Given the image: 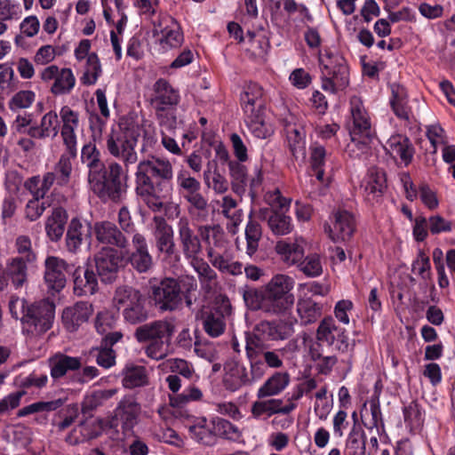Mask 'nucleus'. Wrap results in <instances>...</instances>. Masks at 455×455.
<instances>
[{
    "label": "nucleus",
    "instance_id": "e433bc0d",
    "mask_svg": "<svg viewBox=\"0 0 455 455\" xmlns=\"http://www.w3.org/2000/svg\"><path fill=\"white\" fill-rule=\"evenodd\" d=\"M244 162H229L228 174L232 191L238 196H243L246 192L248 184V171Z\"/></svg>",
    "mask_w": 455,
    "mask_h": 455
},
{
    "label": "nucleus",
    "instance_id": "a18cd8bd",
    "mask_svg": "<svg viewBox=\"0 0 455 455\" xmlns=\"http://www.w3.org/2000/svg\"><path fill=\"white\" fill-rule=\"evenodd\" d=\"M244 121L250 132L258 139H267L273 134L270 124L265 122L264 112L244 116Z\"/></svg>",
    "mask_w": 455,
    "mask_h": 455
},
{
    "label": "nucleus",
    "instance_id": "4468645a",
    "mask_svg": "<svg viewBox=\"0 0 455 455\" xmlns=\"http://www.w3.org/2000/svg\"><path fill=\"white\" fill-rule=\"evenodd\" d=\"M353 125L349 130L351 140L363 148L371 141L373 132L370 119L359 98L350 100Z\"/></svg>",
    "mask_w": 455,
    "mask_h": 455
},
{
    "label": "nucleus",
    "instance_id": "6e6d98bb",
    "mask_svg": "<svg viewBox=\"0 0 455 455\" xmlns=\"http://www.w3.org/2000/svg\"><path fill=\"white\" fill-rule=\"evenodd\" d=\"M65 401L66 399L62 398L47 402L39 401L20 409L17 412V416L21 418L37 412L53 411L60 408L64 404Z\"/></svg>",
    "mask_w": 455,
    "mask_h": 455
},
{
    "label": "nucleus",
    "instance_id": "8fccbe9b",
    "mask_svg": "<svg viewBox=\"0 0 455 455\" xmlns=\"http://www.w3.org/2000/svg\"><path fill=\"white\" fill-rule=\"evenodd\" d=\"M84 226L77 218H73L66 233V247L69 252L76 253L83 243Z\"/></svg>",
    "mask_w": 455,
    "mask_h": 455
},
{
    "label": "nucleus",
    "instance_id": "052dcab7",
    "mask_svg": "<svg viewBox=\"0 0 455 455\" xmlns=\"http://www.w3.org/2000/svg\"><path fill=\"white\" fill-rule=\"evenodd\" d=\"M275 249L286 261L292 264L298 262L303 256V247L297 241L291 243L280 241L276 243Z\"/></svg>",
    "mask_w": 455,
    "mask_h": 455
},
{
    "label": "nucleus",
    "instance_id": "bf43d9fd",
    "mask_svg": "<svg viewBox=\"0 0 455 455\" xmlns=\"http://www.w3.org/2000/svg\"><path fill=\"white\" fill-rule=\"evenodd\" d=\"M206 419H203L197 424L189 427L191 437L204 445H213L216 443L215 434L206 427Z\"/></svg>",
    "mask_w": 455,
    "mask_h": 455
},
{
    "label": "nucleus",
    "instance_id": "f257e3e1",
    "mask_svg": "<svg viewBox=\"0 0 455 455\" xmlns=\"http://www.w3.org/2000/svg\"><path fill=\"white\" fill-rule=\"evenodd\" d=\"M173 169L168 159L154 155L139 162L135 172V193L152 212H161L172 191Z\"/></svg>",
    "mask_w": 455,
    "mask_h": 455
},
{
    "label": "nucleus",
    "instance_id": "ddd939ff",
    "mask_svg": "<svg viewBox=\"0 0 455 455\" xmlns=\"http://www.w3.org/2000/svg\"><path fill=\"white\" fill-rule=\"evenodd\" d=\"M125 256L122 251L109 246L101 247L93 257L97 274L102 283H112L123 268Z\"/></svg>",
    "mask_w": 455,
    "mask_h": 455
},
{
    "label": "nucleus",
    "instance_id": "7c9ffc66",
    "mask_svg": "<svg viewBox=\"0 0 455 455\" xmlns=\"http://www.w3.org/2000/svg\"><path fill=\"white\" fill-rule=\"evenodd\" d=\"M387 149L393 157H400L405 166L412 162L415 154V148L411 140L402 134L391 136L387 141Z\"/></svg>",
    "mask_w": 455,
    "mask_h": 455
},
{
    "label": "nucleus",
    "instance_id": "c85d7f7f",
    "mask_svg": "<svg viewBox=\"0 0 455 455\" xmlns=\"http://www.w3.org/2000/svg\"><path fill=\"white\" fill-rule=\"evenodd\" d=\"M259 218L267 222L269 229L275 235H284L291 232V218L284 213L269 208L259 210Z\"/></svg>",
    "mask_w": 455,
    "mask_h": 455
},
{
    "label": "nucleus",
    "instance_id": "412c9836",
    "mask_svg": "<svg viewBox=\"0 0 455 455\" xmlns=\"http://www.w3.org/2000/svg\"><path fill=\"white\" fill-rule=\"evenodd\" d=\"M175 325L172 322L161 319L141 323L134 331V338L140 343L150 342L163 339H172Z\"/></svg>",
    "mask_w": 455,
    "mask_h": 455
},
{
    "label": "nucleus",
    "instance_id": "c756f323",
    "mask_svg": "<svg viewBox=\"0 0 455 455\" xmlns=\"http://www.w3.org/2000/svg\"><path fill=\"white\" fill-rule=\"evenodd\" d=\"M223 383L226 389L236 391L243 386H250L249 372L246 367L237 362L226 363Z\"/></svg>",
    "mask_w": 455,
    "mask_h": 455
},
{
    "label": "nucleus",
    "instance_id": "2eb2a0df",
    "mask_svg": "<svg viewBox=\"0 0 455 455\" xmlns=\"http://www.w3.org/2000/svg\"><path fill=\"white\" fill-rule=\"evenodd\" d=\"M316 340L326 343L328 346H334L340 353H347L353 350L354 344L349 343L347 331L336 324L335 320L331 317H324L319 323L315 334Z\"/></svg>",
    "mask_w": 455,
    "mask_h": 455
},
{
    "label": "nucleus",
    "instance_id": "3c124183",
    "mask_svg": "<svg viewBox=\"0 0 455 455\" xmlns=\"http://www.w3.org/2000/svg\"><path fill=\"white\" fill-rule=\"evenodd\" d=\"M76 84V77L70 68H64L60 70L54 83L51 87V92L54 95L68 94Z\"/></svg>",
    "mask_w": 455,
    "mask_h": 455
},
{
    "label": "nucleus",
    "instance_id": "37998d69",
    "mask_svg": "<svg viewBox=\"0 0 455 455\" xmlns=\"http://www.w3.org/2000/svg\"><path fill=\"white\" fill-rule=\"evenodd\" d=\"M309 163L316 179L323 181L324 176V166L327 159V151L318 142H314L309 147Z\"/></svg>",
    "mask_w": 455,
    "mask_h": 455
},
{
    "label": "nucleus",
    "instance_id": "cd10ccee",
    "mask_svg": "<svg viewBox=\"0 0 455 455\" xmlns=\"http://www.w3.org/2000/svg\"><path fill=\"white\" fill-rule=\"evenodd\" d=\"M60 115L63 124L61 128L63 143L67 149H71L72 154H74L75 148H76L75 131L79 124L78 113L72 110L69 107L64 106L61 108Z\"/></svg>",
    "mask_w": 455,
    "mask_h": 455
},
{
    "label": "nucleus",
    "instance_id": "c9c22d12",
    "mask_svg": "<svg viewBox=\"0 0 455 455\" xmlns=\"http://www.w3.org/2000/svg\"><path fill=\"white\" fill-rule=\"evenodd\" d=\"M300 322L307 325L316 322L323 314V305L310 297L304 296L297 303Z\"/></svg>",
    "mask_w": 455,
    "mask_h": 455
},
{
    "label": "nucleus",
    "instance_id": "4c0bfd02",
    "mask_svg": "<svg viewBox=\"0 0 455 455\" xmlns=\"http://www.w3.org/2000/svg\"><path fill=\"white\" fill-rule=\"evenodd\" d=\"M289 383L290 374L288 372H275L259 388L257 396L259 399H261L267 396L276 395L280 394Z\"/></svg>",
    "mask_w": 455,
    "mask_h": 455
},
{
    "label": "nucleus",
    "instance_id": "603ef678",
    "mask_svg": "<svg viewBox=\"0 0 455 455\" xmlns=\"http://www.w3.org/2000/svg\"><path fill=\"white\" fill-rule=\"evenodd\" d=\"M347 455H365L366 435L361 428L353 427L346 442Z\"/></svg>",
    "mask_w": 455,
    "mask_h": 455
},
{
    "label": "nucleus",
    "instance_id": "393cba45",
    "mask_svg": "<svg viewBox=\"0 0 455 455\" xmlns=\"http://www.w3.org/2000/svg\"><path fill=\"white\" fill-rule=\"evenodd\" d=\"M74 293L76 296H89L98 291V276L91 266L75 267L72 271Z\"/></svg>",
    "mask_w": 455,
    "mask_h": 455
},
{
    "label": "nucleus",
    "instance_id": "4be33fe9",
    "mask_svg": "<svg viewBox=\"0 0 455 455\" xmlns=\"http://www.w3.org/2000/svg\"><path fill=\"white\" fill-rule=\"evenodd\" d=\"M93 313V307L87 301H78L63 309L61 319L64 328L69 332L76 331L87 323Z\"/></svg>",
    "mask_w": 455,
    "mask_h": 455
},
{
    "label": "nucleus",
    "instance_id": "774afa93",
    "mask_svg": "<svg viewBox=\"0 0 455 455\" xmlns=\"http://www.w3.org/2000/svg\"><path fill=\"white\" fill-rule=\"evenodd\" d=\"M172 339H163L158 340L150 341L145 347V354L148 357L160 361L164 359L168 355V347L171 344Z\"/></svg>",
    "mask_w": 455,
    "mask_h": 455
},
{
    "label": "nucleus",
    "instance_id": "a19ab883",
    "mask_svg": "<svg viewBox=\"0 0 455 455\" xmlns=\"http://www.w3.org/2000/svg\"><path fill=\"white\" fill-rule=\"evenodd\" d=\"M32 263L23 260L21 258H12L6 265V275L16 287H22L28 281V267Z\"/></svg>",
    "mask_w": 455,
    "mask_h": 455
},
{
    "label": "nucleus",
    "instance_id": "20e7f679",
    "mask_svg": "<svg viewBox=\"0 0 455 455\" xmlns=\"http://www.w3.org/2000/svg\"><path fill=\"white\" fill-rule=\"evenodd\" d=\"M178 242L185 259L188 261L196 259L204 254L203 242L207 245V254L209 258L212 257L213 248L211 238L215 246L219 245L223 237V231L218 225H202L196 231L189 220L187 217H181L177 222Z\"/></svg>",
    "mask_w": 455,
    "mask_h": 455
},
{
    "label": "nucleus",
    "instance_id": "0e129e2a",
    "mask_svg": "<svg viewBox=\"0 0 455 455\" xmlns=\"http://www.w3.org/2000/svg\"><path fill=\"white\" fill-rule=\"evenodd\" d=\"M189 262L197 273L203 285L210 286L215 281L217 277L216 272L204 260L203 256L198 257L196 259L189 260Z\"/></svg>",
    "mask_w": 455,
    "mask_h": 455
},
{
    "label": "nucleus",
    "instance_id": "5fc2aeb1",
    "mask_svg": "<svg viewBox=\"0 0 455 455\" xmlns=\"http://www.w3.org/2000/svg\"><path fill=\"white\" fill-rule=\"evenodd\" d=\"M81 163L86 166L88 173L93 172L104 164L95 143L89 142L84 145L81 150Z\"/></svg>",
    "mask_w": 455,
    "mask_h": 455
},
{
    "label": "nucleus",
    "instance_id": "39448f33",
    "mask_svg": "<svg viewBox=\"0 0 455 455\" xmlns=\"http://www.w3.org/2000/svg\"><path fill=\"white\" fill-rule=\"evenodd\" d=\"M11 315L20 319L22 331L31 336L44 334L52 326L55 305L48 300L28 303L24 299H12L9 303Z\"/></svg>",
    "mask_w": 455,
    "mask_h": 455
},
{
    "label": "nucleus",
    "instance_id": "dca6fc26",
    "mask_svg": "<svg viewBox=\"0 0 455 455\" xmlns=\"http://www.w3.org/2000/svg\"><path fill=\"white\" fill-rule=\"evenodd\" d=\"M132 248L124 254V264L129 263L139 274H146L154 267V258L144 235L135 232L132 237Z\"/></svg>",
    "mask_w": 455,
    "mask_h": 455
},
{
    "label": "nucleus",
    "instance_id": "6ab92c4d",
    "mask_svg": "<svg viewBox=\"0 0 455 455\" xmlns=\"http://www.w3.org/2000/svg\"><path fill=\"white\" fill-rule=\"evenodd\" d=\"M154 26L153 35L154 36L161 35L159 43L163 49L177 48L182 44L183 33L179 23L172 17L164 15Z\"/></svg>",
    "mask_w": 455,
    "mask_h": 455
},
{
    "label": "nucleus",
    "instance_id": "aec40b11",
    "mask_svg": "<svg viewBox=\"0 0 455 455\" xmlns=\"http://www.w3.org/2000/svg\"><path fill=\"white\" fill-rule=\"evenodd\" d=\"M331 220V225L325 224L324 230L333 242H345L352 237L355 230V221L351 212L338 210L332 213Z\"/></svg>",
    "mask_w": 455,
    "mask_h": 455
},
{
    "label": "nucleus",
    "instance_id": "473e14b6",
    "mask_svg": "<svg viewBox=\"0 0 455 455\" xmlns=\"http://www.w3.org/2000/svg\"><path fill=\"white\" fill-rule=\"evenodd\" d=\"M294 403H289L283 406L281 399H268L265 401H256L251 405V414L254 418L259 419L266 414L270 417L274 414H288L295 409Z\"/></svg>",
    "mask_w": 455,
    "mask_h": 455
},
{
    "label": "nucleus",
    "instance_id": "338daca9",
    "mask_svg": "<svg viewBox=\"0 0 455 455\" xmlns=\"http://www.w3.org/2000/svg\"><path fill=\"white\" fill-rule=\"evenodd\" d=\"M15 248L19 254L16 258H21L28 263H35L36 261V253L32 248V242L29 236L21 235L15 240Z\"/></svg>",
    "mask_w": 455,
    "mask_h": 455
},
{
    "label": "nucleus",
    "instance_id": "c03bdc74",
    "mask_svg": "<svg viewBox=\"0 0 455 455\" xmlns=\"http://www.w3.org/2000/svg\"><path fill=\"white\" fill-rule=\"evenodd\" d=\"M76 148H75L74 154L71 149H67V152L62 154L54 167V173L57 178V184L59 186H66L68 184L72 173L71 159L76 156Z\"/></svg>",
    "mask_w": 455,
    "mask_h": 455
},
{
    "label": "nucleus",
    "instance_id": "423d86ee",
    "mask_svg": "<svg viewBox=\"0 0 455 455\" xmlns=\"http://www.w3.org/2000/svg\"><path fill=\"white\" fill-rule=\"evenodd\" d=\"M113 302L121 310L125 323L140 325L150 317V307L147 297L140 291L128 285L116 288Z\"/></svg>",
    "mask_w": 455,
    "mask_h": 455
},
{
    "label": "nucleus",
    "instance_id": "09e8293b",
    "mask_svg": "<svg viewBox=\"0 0 455 455\" xmlns=\"http://www.w3.org/2000/svg\"><path fill=\"white\" fill-rule=\"evenodd\" d=\"M287 144L291 155L295 160L306 156L305 132L298 128L287 130Z\"/></svg>",
    "mask_w": 455,
    "mask_h": 455
},
{
    "label": "nucleus",
    "instance_id": "79ce46f5",
    "mask_svg": "<svg viewBox=\"0 0 455 455\" xmlns=\"http://www.w3.org/2000/svg\"><path fill=\"white\" fill-rule=\"evenodd\" d=\"M22 7L16 0H0V36L8 28L7 22L21 18Z\"/></svg>",
    "mask_w": 455,
    "mask_h": 455
},
{
    "label": "nucleus",
    "instance_id": "72a5a7b5",
    "mask_svg": "<svg viewBox=\"0 0 455 455\" xmlns=\"http://www.w3.org/2000/svg\"><path fill=\"white\" fill-rule=\"evenodd\" d=\"M58 115L55 111H49L41 119L39 125L30 126L27 134L37 140H43L50 136L55 137L58 132Z\"/></svg>",
    "mask_w": 455,
    "mask_h": 455
},
{
    "label": "nucleus",
    "instance_id": "2f4dec72",
    "mask_svg": "<svg viewBox=\"0 0 455 455\" xmlns=\"http://www.w3.org/2000/svg\"><path fill=\"white\" fill-rule=\"evenodd\" d=\"M51 377L59 379L69 371H77L82 366L81 358L58 353L49 359Z\"/></svg>",
    "mask_w": 455,
    "mask_h": 455
},
{
    "label": "nucleus",
    "instance_id": "ea45409f",
    "mask_svg": "<svg viewBox=\"0 0 455 455\" xmlns=\"http://www.w3.org/2000/svg\"><path fill=\"white\" fill-rule=\"evenodd\" d=\"M116 394L115 389L96 390L84 396L82 402L81 412L85 419L92 417L93 411L103 403Z\"/></svg>",
    "mask_w": 455,
    "mask_h": 455
},
{
    "label": "nucleus",
    "instance_id": "f704fd0d",
    "mask_svg": "<svg viewBox=\"0 0 455 455\" xmlns=\"http://www.w3.org/2000/svg\"><path fill=\"white\" fill-rule=\"evenodd\" d=\"M67 220L68 213L65 209L57 207L52 210L45 222L46 235L51 241L57 242L62 237Z\"/></svg>",
    "mask_w": 455,
    "mask_h": 455
},
{
    "label": "nucleus",
    "instance_id": "f03ea898",
    "mask_svg": "<svg viewBox=\"0 0 455 455\" xmlns=\"http://www.w3.org/2000/svg\"><path fill=\"white\" fill-rule=\"evenodd\" d=\"M294 283L292 277L277 274L259 288L250 285L239 288V293L249 310L279 315L291 309L294 304L295 297L291 292Z\"/></svg>",
    "mask_w": 455,
    "mask_h": 455
},
{
    "label": "nucleus",
    "instance_id": "6e6552de",
    "mask_svg": "<svg viewBox=\"0 0 455 455\" xmlns=\"http://www.w3.org/2000/svg\"><path fill=\"white\" fill-rule=\"evenodd\" d=\"M177 188L179 195L188 204L189 216L196 221H206L210 215V204L202 192L201 182L188 172L180 171L177 174Z\"/></svg>",
    "mask_w": 455,
    "mask_h": 455
},
{
    "label": "nucleus",
    "instance_id": "680f3d73",
    "mask_svg": "<svg viewBox=\"0 0 455 455\" xmlns=\"http://www.w3.org/2000/svg\"><path fill=\"white\" fill-rule=\"evenodd\" d=\"M212 424L215 432L225 439L238 441L242 437L239 428L227 419L216 418L213 419Z\"/></svg>",
    "mask_w": 455,
    "mask_h": 455
},
{
    "label": "nucleus",
    "instance_id": "de8ad7c7",
    "mask_svg": "<svg viewBox=\"0 0 455 455\" xmlns=\"http://www.w3.org/2000/svg\"><path fill=\"white\" fill-rule=\"evenodd\" d=\"M123 386L126 388H135L148 384L147 370L144 366L126 367L123 371Z\"/></svg>",
    "mask_w": 455,
    "mask_h": 455
},
{
    "label": "nucleus",
    "instance_id": "b1692460",
    "mask_svg": "<svg viewBox=\"0 0 455 455\" xmlns=\"http://www.w3.org/2000/svg\"><path fill=\"white\" fill-rule=\"evenodd\" d=\"M154 96L151 104L156 111H162L177 106L180 97L179 91L164 78H159L153 85Z\"/></svg>",
    "mask_w": 455,
    "mask_h": 455
},
{
    "label": "nucleus",
    "instance_id": "e2e57ef3",
    "mask_svg": "<svg viewBox=\"0 0 455 455\" xmlns=\"http://www.w3.org/2000/svg\"><path fill=\"white\" fill-rule=\"evenodd\" d=\"M117 323L118 317L113 312L102 310L97 313L94 326L97 332L102 335L115 330Z\"/></svg>",
    "mask_w": 455,
    "mask_h": 455
},
{
    "label": "nucleus",
    "instance_id": "bb28decb",
    "mask_svg": "<svg viewBox=\"0 0 455 455\" xmlns=\"http://www.w3.org/2000/svg\"><path fill=\"white\" fill-rule=\"evenodd\" d=\"M389 89L391 91L389 103L394 114L397 118L410 122L412 111L409 105L406 88L398 83H392L389 84Z\"/></svg>",
    "mask_w": 455,
    "mask_h": 455
},
{
    "label": "nucleus",
    "instance_id": "864d4df0",
    "mask_svg": "<svg viewBox=\"0 0 455 455\" xmlns=\"http://www.w3.org/2000/svg\"><path fill=\"white\" fill-rule=\"evenodd\" d=\"M256 348L245 345L246 356L250 363L249 379L251 385L260 379L267 372V367L258 355Z\"/></svg>",
    "mask_w": 455,
    "mask_h": 455
},
{
    "label": "nucleus",
    "instance_id": "49530a36",
    "mask_svg": "<svg viewBox=\"0 0 455 455\" xmlns=\"http://www.w3.org/2000/svg\"><path fill=\"white\" fill-rule=\"evenodd\" d=\"M261 237L262 229L260 224L250 215L245 228V252L247 255L251 257L256 253Z\"/></svg>",
    "mask_w": 455,
    "mask_h": 455
},
{
    "label": "nucleus",
    "instance_id": "1a4fd4ad",
    "mask_svg": "<svg viewBox=\"0 0 455 455\" xmlns=\"http://www.w3.org/2000/svg\"><path fill=\"white\" fill-rule=\"evenodd\" d=\"M150 299L159 313H172L182 308L184 294L180 282L164 277L150 287Z\"/></svg>",
    "mask_w": 455,
    "mask_h": 455
},
{
    "label": "nucleus",
    "instance_id": "69168bd1",
    "mask_svg": "<svg viewBox=\"0 0 455 455\" xmlns=\"http://www.w3.org/2000/svg\"><path fill=\"white\" fill-rule=\"evenodd\" d=\"M202 397V391L198 387L192 386L180 394L170 395V404L172 407L182 408L190 402L201 400Z\"/></svg>",
    "mask_w": 455,
    "mask_h": 455
},
{
    "label": "nucleus",
    "instance_id": "4d7b16f0",
    "mask_svg": "<svg viewBox=\"0 0 455 455\" xmlns=\"http://www.w3.org/2000/svg\"><path fill=\"white\" fill-rule=\"evenodd\" d=\"M204 330L212 338H217L224 333L226 322L223 313L211 312L204 320Z\"/></svg>",
    "mask_w": 455,
    "mask_h": 455
},
{
    "label": "nucleus",
    "instance_id": "a211bd4d",
    "mask_svg": "<svg viewBox=\"0 0 455 455\" xmlns=\"http://www.w3.org/2000/svg\"><path fill=\"white\" fill-rule=\"evenodd\" d=\"M92 232L96 241L103 246L123 250L129 245L128 237L114 222L109 220L94 222Z\"/></svg>",
    "mask_w": 455,
    "mask_h": 455
},
{
    "label": "nucleus",
    "instance_id": "f3484780",
    "mask_svg": "<svg viewBox=\"0 0 455 455\" xmlns=\"http://www.w3.org/2000/svg\"><path fill=\"white\" fill-rule=\"evenodd\" d=\"M74 265L56 256H48L44 260V280L49 291L60 292L67 283V275L72 274Z\"/></svg>",
    "mask_w": 455,
    "mask_h": 455
},
{
    "label": "nucleus",
    "instance_id": "13d9d810",
    "mask_svg": "<svg viewBox=\"0 0 455 455\" xmlns=\"http://www.w3.org/2000/svg\"><path fill=\"white\" fill-rule=\"evenodd\" d=\"M101 66L100 59L95 52H92L88 55L86 60V68L81 77V82L84 85H92L96 84L98 78L101 75Z\"/></svg>",
    "mask_w": 455,
    "mask_h": 455
},
{
    "label": "nucleus",
    "instance_id": "9b49d317",
    "mask_svg": "<svg viewBox=\"0 0 455 455\" xmlns=\"http://www.w3.org/2000/svg\"><path fill=\"white\" fill-rule=\"evenodd\" d=\"M291 323L281 320L261 321L255 325L252 332L246 334V346L256 349L268 346V340L285 339L291 336Z\"/></svg>",
    "mask_w": 455,
    "mask_h": 455
},
{
    "label": "nucleus",
    "instance_id": "58836bf2",
    "mask_svg": "<svg viewBox=\"0 0 455 455\" xmlns=\"http://www.w3.org/2000/svg\"><path fill=\"white\" fill-rule=\"evenodd\" d=\"M364 189L368 196L372 195L373 197L382 196L387 189L385 172L377 167L370 168L365 179Z\"/></svg>",
    "mask_w": 455,
    "mask_h": 455
},
{
    "label": "nucleus",
    "instance_id": "5701e85b",
    "mask_svg": "<svg viewBox=\"0 0 455 455\" xmlns=\"http://www.w3.org/2000/svg\"><path fill=\"white\" fill-rule=\"evenodd\" d=\"M140 410V404L132 397L124 398L115 411L110 427L121 426L124 432L131 430L137 423Z\"/></svg>",
    "mask_w": 455,
    "mask_h": 455
},
{
    "label": "nucleus",
    "instance_id": "7ed1b4c3",
    "mask_svg": "<svg viewBox=\"0 0 455 455\" xmlns=\"http://www.w3.org/2000/svg\"><path fill=\"white\" fill-rule=\"evenodd\" d=\"M89 189L102 202L120 203L127 194L128 174L116 162L104 164L87 174Z\"/></svg>",
    "mask_w": 455,
    "mask_h": 455
},
{
    "label": "nucleus",
    "instance_id": "a878e982",
    "mask_svg": "<svg viewBox=\"0 0 455 455\" xmlns=\"http://www.w3.org/2000/svg\"><path fill=\"white\" fill-rule=\"evenodd\" d=\"M240 103L244 116L264 112L262 87L256 83L248 84L240 95Z\"/></svg>",
    "mask_w": 455,
    "mask_h": 455
},
{
    "label": "nucleus",
    "instance_id": "9d476101",
    "mask_svg": "<svg viewBox=\"0 0 455 455\" xmlns=\"http://www.w3.org/2000/svg\"><path fill=\"white\" fill-rule=\"evenodd\" d=\"M139 137L140 132L134 127L113 130L107 139L108 151L123 161L125 166L133 164L138 160L135 147Z\"/></svg>",
    "mask_w": 455,
    "mask_h": 455
},
{
    "label": "nucleus",
    "instance_id": "0eeeda50",
    "mask_svg": "<svg viewBox=\"0 0 455 455\" xmlns=\"http://www.w3.org/2000/svg\"><path fill=\"white\" fill-rule=\"evenodd\" d=\"M322 89L336 94L349 84V68L345 58L338 52L324 49L319 52Z\"/></svg>",
    "mask_w": 455,
    "mask_h": 455
},
{
    "label": "nucleus",
    "instance_id": "f8f14e48",
    "mask_svg": "<svg viewBox=\"0 0 455 455\" xmlns=\"http://www.w3.org/2000/svg\"><path fill=\"white\" fill-rule=\"evenodd\" d=\"M152 221L151 232L157 252L170 263H180L181 256L176 247L172 227L162 216H155Z\"/></svg>",
    "mask_w": 455,
    "mask_h": 455
}]
</instances>
